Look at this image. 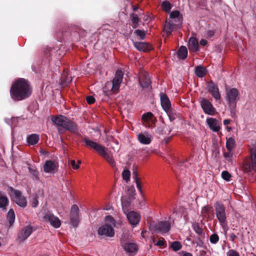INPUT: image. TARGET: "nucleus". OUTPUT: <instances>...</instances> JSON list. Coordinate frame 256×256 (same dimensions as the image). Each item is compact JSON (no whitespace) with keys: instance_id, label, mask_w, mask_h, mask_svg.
<instances>
[{"instance_id":"1a4fd4ad","label":"nucleus","mask_w":256,"mask_h":256,"mask_svg":"<svg viewBox=\"0 0 256 256\" xmlns=\"http://www.w3.org/2000/svg\"><path fill=\"white\" fill-rule=\"evenodd\" d=\"M238 93V90L236 88H232L226 91V100L230 107H236Z\"/></svg>"},{"instance_id":"13d9d810","label":"nucleus","mask_w":256,"mask_h":256,"mask_svg":"<svg viewBox=\"0 0 256 256\" xmlns=\"http://www.w3.org/2000/svg\"><path fill=\"white\" fill-rule=\"evenodd\" d=\"M156 244L159 246H165L164 245H166V241L164 238H162L161 239L158 241Z\"/></svg>"},{"instance_id":"f704fd0d","label":"nucleus","mask_w":256,"mask_h":256,"mask_svg":"<svg viewBox=\"0 0 256 256\" xmlns=\"http://www.w3.org/2000/svg\"><path fill=\"white\" fill-rule=\"evenodd\" d=\"M165 112H166L170 121L174 120L178 117V114L172 107Z\"/></svg>"},{"instance_id":"5fc2aeb1","label":"nucleus","mask_w":256,"mask_h":256,"mask_svg":"<svg viewBox=\"0 0 256 256\" xmlns=\"http://www.w3.org/2000/svg\"><path fill=\"white\" fill-rule=\"evenodd\" d=\"M227 256H240L238 252L234 250H230L227 252Z\"/></svg>"},{"instance_id":"a211bd4d","label":"nucleus","mask_w":256,"mask_h":256,"mask_svg":"<svg viewBox=\"0 0 256 256\" xmlns=\"http://www.w3.org/2000/svg\"><path fill=\"white\" fill-rule=\"evenodd\" d=\"M127 218L130 223L133 226H136L140 222V216L136 212L131 211L127 212L126 214Z\"/></svg>"},{"instance_id":"e2e57ef3","label":"nucleus","mask_w":256,"mask_h":256,"mask_svg":"<svg viewBox=\"0 0 256 256\" xmlns=\"http://www.w3.org/2000/svg\"><path fill=\"white\" fill-rule=\"evenodd\" d=\"M206 34L210 37H212L214 34V32L213 30H209L207 31Z\"/></svg>"},{"instance_id":"9d476101","label":"nucleus","mask_w":256,"mask_h":256,"mask_svg":"<svg viewBox=\"0 0 256 256\" xmlns=\"http://www.w3.org/2000/svg\"><path fill=\"white\" fill-rule=\"evenodd\" d=\"M123 77V72L121 70H118L116 71L114 77L112 80V89L113 90V93L118 92L120 85L122 81Z\"/></svg>"},{"instance_id":"b1692460","label":"nucleus","mask_w":256,"mask_h":256,"mask_svg":"<svg viewBox=\"0 0 256 256\" xmlns=\"http://www.w3.org/2000/svg\"><path fill=\"white\" fill-rule=\"evenodd\" d=\"M241 166L242 170L246 172L256 170V161H242Z\"/></svg>"},{"instance_id":"473e14b6","label":"nucleus","mask_w":256,"mask_h":256,"mask_svg":"<svg viewBox=\"0 0 256 256\" xmlns=\"http://www.w3.org/2000/svg\"><path fill=\"white\" fill-rule=\"evenodd\" d=\"M130 20L132 21V26L134 28H136L138 24L140 21V18H138V16L135 14H132L130 16Z\"/></svg>"},{"instance_id":"f8f14e48","label":"nucleus","mask_w":256,"mask_h":256,"mask_svg":"<svg viewBox=\"0 0 256 256\" xmlns=\"http://www.w3.org/2000/svg\"><path fill=\"white\" fill-rule=\"evenodd\" d=\"M200 103V106L206 114L212 116L215 114L216 110L208 100L202 98Z\"/></svg>"},{"instance_id":"774afa93","label":"nucleus","mask_w":256,"mask_h":256,"mask_svg":"<svg viewBox=\"0 0 256 256\" xmlns=\"http://www.w3.org/2000/svg\"><path fill=\"white\" fill-rule=\"evenodd\" d=\"M230 122V120L229 119H226L224 120V124L226 126L229 124Z\"/></svg>"},{"instance_id":"cd10ccee","label":"nucleus","mask_w":256,"mask_h":256,"mask_svg":"<svg viewBox=\"0 0 256 256\" xmlns=\"http://www.w3.org/2000/svg\"><path fill=\"white\" fill-rule=\"evenodd\" d=\"M133 168V178L136 184V188L140 192L142 196H144V194L142 190V186L140 180L138 178V172L136 170V167L134 166Z\"/></svg>"},{"instance_id":"2f4dec72","label":"nucleus","mask_w":256,"mask_h":256,"mask_svg":"<svg viewBox=\"0 0 256 256\" xmlns=\"http://www.w3.org/2000/svg\"><path fill=\"white\" fill-rule=\"evenodd\" d=\"M195 74L199 78H203L206 75V69L201 66H196L195 68Z\"/></svg>"},{"instance_id":"9b49d317","label":"nucleus","mask_w":256,"mask_h":256,"mask_svg":"<svg viewBox=\"0 0 256 256\" xmlns=\"http://www.w3.org/2000/svg\"><path fill=\"white\" fill-rule=\"evenodd\" d=\"M80 221L79 208L76 204H73L70 211V223L74 227H77Z\"/></svg>"},{"instance_id":"3c124183","label":"nucleus","mask_w":256,"mask_h":256,"mask_svg":"<svg viewBox=\"0 0 256 256\" xmlns=\"http://www.w3.org/2000/svg\"><path fill=\"white\" fill-rule=\"evenodd\" d=\"M222 178L225 180L229 181L231 178L230 174L228 171H223L221 174Z\"/></svg>"},{"instance_id":"dca6fc26","label":"nucleus","mask_w":256,"mask_h":256,"mask_svg":"<svg viewBox=\"0 0 256 256\" xmlns=\"http://www.w3.org/2000/svg\"><path fill=\"white\" fill-rule=\"evenodd\" d=\"M44 221L49 222L56 228H59L61 226L60 220L52 214L48 213L46 214L44 216Z\"/></svg>"},{"instance_id":"39448f33","label":"nucleus","mask_w":256,"mask_h":256,"mask_svg":"<svg viewBox=\"0 0 256 256\" xmlns=\"http://www.w3.org/2000/svg\"><path fill=\"white\" fill-rule=\"evenodd\" d=\"M9 194L11 200L18 206L23 208L27 206L28 202L26 197L22 195V193L20 190L10 187Z\"/></svg>"},{"instance_id":"bb28decb","label":"nucleus","mask_w":256,"mask_h":256,"mask_svg":"<svg viewBox=\"0 0 256 256\" xmlns=\"http://www.w3.org/2000/svg\"><path fill=\"white\" fill-rule=\"evenodd\" d=\"M43 168L44 172L52 173L57 168V164L54 161H46Z\"/></svg>"},{"instance_id":"338daca9","label":"nucleus","mask_w":256,"mask_h":256,"mask_svg":"<svg viewBox=\"0 0 256 256\" xmlns=\"http://www.w3.org/2000/svg\"><path fill=\"white\" fill-rule=\"evenodd\" d=\"M110 220V222L112 223V224H114V218L112 217L111 216H106V220Z\"/></svg>"},{"instance_id":"7c9ffc66","label":"nucleus","mask_w":256,"mask_h":256,"mask_svg":"<svg viewBox=\"0 0 256 256\" xmlns=\"http://www.w3.org/2000/svg\"><path fill=\"white\" fill-rule=\"evenodd\" d=\"M178 57L182 60H185L188 56L187 48L185 46H181L178 50Z\"/></svg>"},{"instance_id":"393cba45","label":"nucleus","mask_w":256,"mask_h":256,"mask_svg":"<svg viewBox=\"0 0 256 256\" xmlns=\"http://www.w3.org/2000/svg\"><path fill=\"white\" fill-rule=\"evenodd\" d=\"M170 19H175V22L178 25H181L182 23L183 18L178 10H174L170 12L169 16Z\"/></svg>"},{"instance_id":"72a5a7b5","label":"nucleus","mask_w":256,"mask_h":256,"mask_svg":"<svg viewBox=\"0 0 256 256\" xmlns=\"http://www.w3.org/2000/svg\"><path fill=\"white\" fill-rule=\"evenodd\" d=\"M112 82H108L106 84L104 88L103 91H102L104 94L105 96H109L111 94V92H112L113 93V90L112 89Z\"/></svg>"},{"instance_id":"864d4df0","label":"nucleus","mask_w":256,"mask_h":256,"mask_svg":"<svg viewBox=\"0 0 256 256\" xmlns=\"http://www.w3.org/2000/svg\"><path fill=\"white\" fill-rule=\"evenodd\" d=\"M38 195H36L34 197L32 200V208H36L38 206Z\"/></svg>"},{"instance_id":"8fccbe9b","label":"nucleus","mask_w":256,"mask_h":256,"mask_svg":"<svg viewBox=\"0 0 256 256\" xmlns=\"http://www.w3.org/2000/svg\"><path fill=\"white\" fill-rule=\"evenodd\" d=\"M81 161H68V164L72 167L74 170H76L79 168V164Z\"/></svg>"},{"instance_id":"c756f323","label":"nucleus","mask_w":256,"mask_h":256,"mask_svg":"<svg viewBox=\"0 0 256 256\" xmlns=\"http://www.w3.org/2000/svg\"><path fill=\"white\" fill-rule=\"evenodd\" d=\"M192 228L194 231L196 233L200 236L204 238L205 233L202 228V226H200V224L198 222H194L192 224Z\"/></svg>"},{"instance_id":"052dcab7","label":"nucleus","mask_w":256,"mask_h":256,"mask_svg":"<svg viewBox=\"0 0 256 256\" xmlns=\"http://www.w3.org/2000/svg\"><path fill=\"white\" fill-rule=\"evenodd\" d=\"M128 242H127V240L126 239H124V238H122L120 240V244L121 246L124 248V244H127Z\"/></svg>"},{"instance_id":"f03ea898","label":"nucleus","mask_w":256,"mask_h":256,"mask_svg":"<svg viewBox=\"0 0 256 256\" xmlns=\"http://www.w3.org/2000/svg\"><path fill=\"white\" fill-rule=\"evenodd\" d=\"M51 119L54 124L56 126L60 134L64 133L66 130L72 133H76L78 131L77 124L65 116L62 115L52 116Z\"/></svg>"},{"instance_id":"e433bc0d","label":"nucleus","mask_w":256,"mask_h":256,"mask_svg":"<svg viewBox=\"0 0 256 256\" xmlns=\"http://www.w3.org/2000/svg\"><path fill=\"white\" fill-rule=\"evenodd\" d=\"M7 220L8 221L10 226H11L15 220V214L12 208H10L8 210L7 214Z\"/></svg>"},{"instance_id":"aec40b11","label":"nucleus","mask_w":256,"mask_h":256,"mask_svg":"<svg viewBox=\"0 0 256 256\" xmlns=\"http://www.w3.org/2000/svg\"><path fill=\"white\" fill-rule=\"evenodd\" d=\"M160 104L162 109L166 111L170 108L171 104L168 97L164 92H160Z\"/></svg>"},{"instance_id":"a878e982","label":"nucleus","mask_w":256,"mask_h":256,"mask_svg":"<svg viewBox=\"0 0 256 256\" xmlns=\"http://www.w3.org/2000/svg\"><path fill=\"white\" fill-rule=\"evenodd\" d=\"M188 48L190 52H196L199 50L198 40L194 37L190 38L188 41Z\"/></svg>"},{"instance_id":"4468645a","label":"nucleus","mask_w":256,"mask_h":256,"mask_svg":"<svg viewBox=\"0 0 256 256\" xmlns=\"http://www.w3.org/2000/svg\"><path fill=\"white\" fill-rule=\"evenodd\" d=\"M98 233L100 236L112 237L114 235V230L111 225L105 224L99 228Z\"/></svg>"},{"instance_id":"4be33fe9","label":"nucleus","mask_w":256,"mask_h":256,"mask_svg":"<svg viewBox=\"0 0 256 256\" xmlns=\"http://www.w3.org/2000/svg\"><path fill=\"white\" fill-rule=\"evenodd\" d=\"M206 122L210 130L215 132H218L220 129V123L216 118H209L206 119Z\"/></svg>"},{"instance_id":"49530a36","label":"nucleus","mask_w":256,"mask_h":256,"mask_svg":"<svg viewBox=\"0 0 256 256\" xmlns=\"http://www.w3.org/2000/svg\"><path fill=\"white\" fill-rule=\"evenodd\" d=\"M134 33L137 36H139L140 40H142L146 38V33L143 30L138 29L134 31Z\"/></svg>"},{"instance_id":"680f3d73","label":"nucleus","mask_w":256,"mask_h":256,"mask_svg":"<svg viewBox=\"0 0 256 256\" xmlns=\"http://www.w3.org/2000/svg\"><path fill=\"white\" fill-rule=\"evenodd\" d=\"M236 238V236L234 233H232L230 234V240L232 242H234Z\"/></svg>"},{"instance_id":"f257e3e1","label":"nucleus","mask_w":256,"mask_h":256,"mask_svg":"<svg viewBox=\"0 0 256 256\" xmlns=\"http://www.w3.org/2000/svg\"><path fill=\"white\" fill-rule=\"evenodd\" d=\"M32 93L29 82L24 78H19L14 82L10 88V94L12 100L20 101L28 98Z\"/></svg>"},{"instance_id":"5701e85b","label":"nucleus","mask_w":256,"mask_h":256,"mask_svg":"<svg viewBox=\"0 0 256 256\" xmlns=\"http://www.w3.org/2000/svg\"><path fill=\"white\" fill-rule=\"evenodd\" d=\"M180 25L176 24V23H174L172 21L168 20H166V24L164 26V31L169 36L172 34L174 30L176 28H180Z\"/></svg>"},{"instance_id":"c85d7f7f","label":"nucleus","mask_w":256,"mask_h":256,"mask_svg":"<svg viewBox=\"0 0 256 256\" xmlns=\"http://www.w3.org/2000/svg\"><path fill=\"white\" fill-rule=\"evenodd\" d=\"M39 140V136L37 134H34L27 136L26 142L29 145L34 146L38 142Z\"/></svg>"},{"instance_id":"a18cd8bd","label":"nucleus","mask_w":256,"mask_h":256,"mask_svg":"<svg viewBox=\"0 0 256 256\" xmlns=\"http://www.w3.org/2000/svg\"><path fill=\"white\" fill-rule=\"evenodd\" d=\"M250 160H256V142L252 145L250 148Z\"/></svg>"},{"instance_id":"6ab92c4d","label":"nucleus","mask_w":256,"mask_h":256,"mask_svg":"<svg viewBox=\"0 0 256 256\" xmlns=\"http://www.w3.org/2000/svg\"><path fill=\"white\" fill-rule=\"evenodd\" d=\"M134 46L138 51L148 52L153 49L152 45L148 42H134Z\"/></svg>"},{"instance_id":"f3484780","label":"nucleus","mask_w":256,"mask_h":256,"mask_svg":"<svg viewBox=\"0 0 256 256\" xmlns=\"http://www.w3.org/2000/svg\"><path fill=\"white\" fill-rule=\"evenodd\" d=\"M32 226L30 225L24 227L18 234V240L20 242L24 241L28 238L32 233Z\"/></svg>"},{"instance_id":"423d86ee","label":"nucleus","mask_w":256,"mask_h":256,"mask_svg":"<svg viewBox=\"0 0 256 256\" xmlns=\"http://www.w3.org/2000/svg\"><path fill=\"white\" fill-rule=\"evenodd\" d=\"M215 214L219 223L222 226L227 224L226 206L221 202H217L214 204Z\"/></svg>"},{"instance_id":"79ce46f5","label":"nucleus","mask_w":256,"mask_h":256,"mask_svg":"<svg viewBox=\"0 0 256 256\" xmlns=\"http://www.w3.org/2000/svg\"><path fill=\"white\" fill-rule=\"evenodd\" d=\"M8 200L6 196H0V208L6 209V206L8 204Z\"/></svg>"},{"instance_id":"ea45409f","label":"nucleus","mask_w":256,"mask_h":256,"mask_svg":"<svg viewBox=\"0 0 256 256\" xmlns=\"http://www.w3.org/2000/svg\"><path fill=\"white\" fill-rule=\"evenodd\" d=\"M161 7L163 11L170 12L172 8V4L168 0H165L162 3Z\"/></svg>"},{"instance_id":"412c9836","label":"nucleus","mask_w":256,"mask_h":256,"mask_svg":"<svg viewBox=\"0 0 256 256\" xmlns=\"http://www.w3.org/2000/svg\"><path fill=\"white\" fill-rule=\"evenodd\" d=\"M202 216L208 220H211L214 216L212 208L209 205L204 206L202 210Z\"/></svg>"},{"instance_id":"09e8293b","label":"nucleus","mask_w":256,"mask_h":256,"mask_svg":"<svg viewBox=\"0 0 256 256\" xmlns=\"http://www.w3.org/2000/svg\"><path fill=\"white\" fill-rule=\"evenodd\" d=\"M130 172L128 170H124L122 174V178L126 182L130 180Z\"/></svg>"},{"instance_id":"de8ad7c7","label":"nucleus","mask_w":256,"mask_h":256,"mask_svg":"<svg viewBox=\"0 0 256 256\" xmlns=\"http://www.w3.org/2000/svg\"><path fill=\"white\" fill-rule=\"evenodd\" d=\"M210 240L212 244H216L219 240V236L217 234H213L210 236Z\"/></svg>"},{"instance_id":"6e6d98bb","label":"nucleus","mask_w":256,"mask_h":256,"mask_svg":"<svg viewBox=\"0 0 256 256\" xmlns=\"http://www.w3.org/2000/svg\"><path fill=\"white\" fill-rule=\"evenodd\" d=\"M201 238L202 237L200 236L198 238L196 241V244L197 246L203 248L204 247V243L201 239Z\"/></svg>"},{"instance_id":"c9c22d12","label":"nucleus","mask_w":256,"mask_h":256,"mask_svg":"<svg viewBox=\"0 0 256 256\" xmlns=\"http://www.w3.org/2000/svg\"><path fill=\"white\" fill-rule=\"evenodd\" d=\"M138 140L141 144H148L151 142L150 138L146 136L143 134H140L138 135Z\"/></svg>"},{"instance_id":"58836bf2","label":"nucleus","mask_w":256,"mask_h":256,"mask_svg":"<svg viewBox=\"0 0 256 256\" xmlns=\"http://www.w3.org/2000/svg\"><path fill=\"white\" fill-rule=\"evenodd\" d=\"M122 205L124 212L126 214L128 211V208L130 205V202L126 198H122Z\"/></svg>"},{"instance_id":"c03bdc74","label":"nucleus","mask_w":256,"mask_h":256,"mask_svg":"<svg viewBox=\"0 0 256 256\" xmlns=\"http://www.w3.org/2000/svg\"><path fill=\"white\" fill-rule=\"evenodd\" d=\"M170 247L174 251L176 252V251L180 250L182 248V246L181 244V243L180 242L174 241V242H172Z\"/></svg>"},{"instance_id":"ddd939ff","label":"nucleus","mask_w":256,"mask_h":256,"mask_svg":"<svg viewBox=\"0 0 256 256\" xmlns=\"http://www.w3.org/2000/svg\"><path fill=\"white\" fill-rule=\"evenodd\" d=\"M206 90L216 100L221 98V96L218 86L216 85L212 80H210L207 82Z\"/></svg>"},{"instance_id":"37998d69","label":"nucleus","mask_w":256,"mask_h":256,"mask_svg":"<svg viewBox=\"0 0 256 256\" xmlns=\"http://www.w3.org/2000/svg\"><path fill=\"white\" fill-rule=\"evenodd\" d=\"M28 170L30 172V174L32 176V179L34 180H40L39 178V172H38L35 168H28Z\"/></svg>"},{"instance_id":"4c0bfd02","label":"nucleus","mask_w":256,"mask_h":256,"mask_svg":"<svg viewBox=\"0 0 256 256\" xmlns=\"http://www.w3.org/2000/svg\"><path fill=\"white\" fill-rule=\"evenodd\" d=\"M124 249L129 252H134L137 250L136 245L134 243L128 242L127 244H124Z\"/></svg>"},{"instance_id":"bf43d9fd","label":"nucleus","mask_w":256,"mask_h":256,"mask_svg":"<svg viewBox=\"0 0 256 256\" xmlns=\"http://www.w3.org/2000/svg\"><path fill=\"white\" fill-rule=\"evenodd\" d=\"M176 168L182 170V167L184 165V161H176Z\"/></svg>"},{"instance_id":"0e129e2a","label":"nucleus","mask_w":256,"mask_h":256,"mask_svg":"<svg viewBox=\"0 0 256 256\" xmlns=\"http://www.w3.org/2000/svg\"><path fill=\"white\" fill-rule=\"evenodd\" d=\"M200 45L202 46H205L207 44H208V42L206 40H204V39H202L200 42Z\"/></svg>"},{"instance_id":"7ed1b4c3","label":"nucleus","mask_w":256,"mask_h":256,"mask_svg":"<svg viewBox=\"0 0 256 256\" xmlns=\"http://www.w3.org/2000/svg\"><path fill=\"white\" fill-rule=\"evenodd\" d=\"M82 141L84 144V146L88 149L96 152L102 158L107 160H112V154L108 148L101 144L90 140L88 136H85L82 138Z\"/></svg>"},{"instance_id":"2eb2a0df","label":"nucleus","mask_w":256,"mask_h":256,"mask_svg":"<svg viewBox=\"0 0 256 256\" xmlns=\"http://www.w3.org/2000/svg\"><path fill=\"white\" fill-rule=\"evenodd\" d=\"M154 118V115L151 112L144 114L142 117L144 124L146 127L151 128L154 127V124L156 122V119Z\"/></svg>"},{"instance_id":"a19ab883","label":"nucleus","mask_w":256,"mask_h":256,"mask_svg":"<svg viewBox=\"0 0 256 256\" xmlns=\"http://www.w3.org/2000/svg\"><path fill=\"white\" fill-rule=\"evenodd\" d=\"M235 144V140L232 138H230L228 139L227 140L226 142V148L230 152L231 151V150H232V148H234Z\"/></svg>"},{"instance_id":"69168bd1","label":"nucleus","mask_w":256,"mask_h":256,"mask_svg":"<svg viewBox=\"0 0 256 256\" xmlns=\"http://www.w3.org/2000/svg\"><path fill=\"white\" fill-rule=\"evenodd\" d=\"M182 256H193L191 253L186 252L182 251Z\"/></svg>"},{"instance_id":"20e7f679","label":"nucleus","mask_w":256,"mask_h":256,"mask_svg":"<svg viewBox=\"0 0 256 256\" xmlns=\"http://www.w3.org/2000/svg\"><path fill=\"white\" fill-rule=\"evenodd\" d=\"M82 141L84 144V146L88 149L96 152L102 158L107 160H112V154L108 148L101 144L90 140L88 136H85L82 138Z\"/></svg>"},{"instance_id":"603ef678","label":"nucleus","mask_w":256,"mask_h":256,"mask_svg":"<svg viewBox=\"0 0 256 256\" xmlns=\"http://www.w3.org/2000/svg\"><path fill=\"white\" fill-rule=\"evenodd\" d=\"M166 128V126H160L157 128L156 130V132L160 134H166V130L165 128Z\"/></svg>"},{"instance_id":"0eeeda50","label":"nucleus","mask_w":256,"mask_h":256,"mask_svg":"<svg viewBox=\"0 0 256 256\" xmlns=\"http://www.w3.org/2000/svg\"><path fill=\"white\" fill-rule=\"evenodd\" d=\"M170 228V224L168 220H163L158 222L154 226H150V229L151 231L158 232L164 234L167 233Z\"/></svg>"},{"instance_id":"6e6552de","label":"nucleus","mask_w":256,"mask_h":256,"mask_svg":"<svg viewBox=\"0 0 256 256\" xmlns=\"http://www.w3.org/2000/svg\"><path fill=\"white\" fill-rule=\"evenodd\" d=\"M139 84L142 88H148L151 84V80L148 74L141 69L138 72Z\"/></svg>"},{"instance_id":"4d7b16f0","label":"nucleus","mask_w":256,"mask_h":256,"mask_svg":"<svg viewBox=\"0 0 256 256\" xmlns=\"http://www.w3.org/2000/svg\"><path fill=\"white\" fill-rule=\"evenodd\" d=\"M86 100L87 103L89 104H92L95 102L94 98L92 96H86Z\"/></svg>"}]
</instances>
